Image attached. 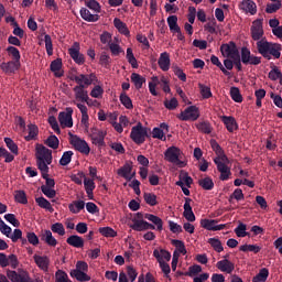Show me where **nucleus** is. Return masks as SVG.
Instances as JSON below:
<instances>
[{"mask_svg":"<svg viewBox=\"0 0 282 282\" xmlns=\"http://www.w3.org/2000/svg\"><path fill=\"white\" fill-rule=\"evenodd\" d=\"M243 65H261V57L251 56L250 50L248 47L241 48V59Z\"/></svg>","mask_w":282,"mask_h":282,"instance_id":"nucleus-13","label":"nucleus"},{"mask_svg":"<svg viewBox=\"0 0 282 282\" xmlns=\"http://www.w3.org/2000/svg\"><path fill=\"white\" fill-rule=\"evenodd\" d=\"M167 25L170 28V31L172 33L176 32L177 30H180V24H177V15H170L167 18Z\"/></svg>","mask_w":282,"mask_h":282,"instance_id":"nucleus-46","label":"nucleus"},{"mask_svg":"<svg viewBox=\"0 0 282 282\" xmlns=\"http://www.w3.org/2000/svg\"><path fill=\"white\" fill-rule=\"evenodd\" d=\"M198 87L200 89L202 98H204L205 100H208V98H213V91H210V87L204 84H198Z\"/></svg>","mask_w":282,"mask_h":282,"instance_id":"nucleus-52","label":"nucleus"},{"mask_svg":"<svg viewBox=\"0 0 282 282\" xmlns=\"http://www.w3.org/2000/svg\"><path fill=\"white\" fill-rule=\"evenodd\" d=\"M192 202V198L185 197L183 217H185L187 221H195V214L193 213V207L191 206Z\"/></svg>","mask_w":282,"mask_h":282,"instance_id":"nucleus-19","label":"nucleus"},{"mask_svg":"<svg viewBox=\"0 0 282 282\" xmlns=\"http://www.w3.org/2000/svg\"><path fill=\"white\" fill-rule=\"evenodd\" d=\"M52 232H56L59 237L65 235V227L61 223H55L51 226Z\"/></svg>","mask_w":282,"mask_h":282,"instance_id":"nucleus-64","label":"nucleus"},{"mask_svg":"<svg viewBox=\"0 0 282 282\" xmlns=\"http://www.w3.org/2000/svg\"><path fill=\"white\" fill-rule=\"evenodd\" d=\"M180 155H182V150L180 148L172 145L166 149L164 152V158L166 162H171V164H175L178 169H184L186 166V162L180 160Z\"/></svg>","mask_w":282,"mask_h":282,"instance_id":"nucleus-1","label":"nucleus"},{"mask_svg":"<svg viewBox=\"0 0 282 282\" xmlns=\"http://www.w3.org/2000/svg\"><path fill=\"white\" fill-rule=\"evenodd\" d=\"M130 78H131V83H133L135 89H142V85H144V83H147V78H144L143 76H141L138 73H132Z\"/></svg>","mask_w":282,"mask_h":282,"instance_id":"nucleus-32","label":"nucleus"},{"mask_svg":"<svg viewBox=\"0 0 282 282\" xmlns=\"http://www.w3.org/2000/svg\"><path fill=\"white\" fill-rule=\"evenodd\" d=\"M66 242L68 246H73V248H84L85 246V240L83 237L73 235L66 239Z\"/></svg>","mask_w":282,"mask_h":282,"instance_id":"nucleus-28","label":"nucleus"},{"mask_svg":"<svg viewBox=\"0 0 282 282\" xmlns=\"http://www.w3.org/2000/svg\"><path fill=\"white\" fill-rule=\"evenodd\" d=\"M281 1H276L275 3H268L265 8L267 14H274V12L281 10Z\"/></svg>","mask_w":282,"mask_h":282,"instance_id":"nucleus-58","label":"nucleus"},{"mask_svg":"<svg viewBox=\"0 0 282 282\" xmlns=\"http://www.w3.org/2000/svg\"><path fill=\"white\" fill-rule=\"evenodd\" d=\"M70 80H75L77 86L84 85V88L87 89L89 85L98 83V77L94 73L89 75L80 74L78 76H70Z\"/></svg>","mask_w":282,"mask_h":282,"instance_id":"nucleus-6","label":"nucleus"},{"mask_svg":"<svg viewBox=\"0 0 282 282\" xmlns=\"http://www.w3.org/2000/svg\"><path fill=\"white\" fill-rule=\"evenodd\" d=\"M196 129L200 131V133H206L207 135L213 133V127L210 126V122L208 121H202L196 124Z\"/></svg>","mask_w":282,"mask_h":282,"instance_id":"nucleus-41","label":"nucleus"},{"mask_svg":"<svg viewBox=\"0 0 282 282\" xmlns=\"http://www.w3.org/2000/svg\"><path fill=\"white\" fill-rule=\"evenodd\" d=\"M272 43L265 41V39L258 40L257 42V50L263 58H267V61H271L272 56H270V47Z\"/></svg>","mask_w":282,"mask_h":282,"instance_id":"nucleus-15","label":"nucleus"},{"mask_svg":"<svg viewBox=\"0 0 282 282\" xmlns=\"http://www.w3.org/2000/svg\"><path fill=\"white\" fill-rule=\"evenodd\" d=\"M4 142L13 155H19V145H17L12 139L4 138Z\"/></svg>","mask_w":282,"mask_h":282,"instance_id":"nucleus-55","label":"nucleus"},{"mask_svg":"<svg viewBox=\"0 0 282 282\" xmlns=\"http://www.w3.org/2000/svg\"><path fill=\"white\" fill-rule=\"evenodd\" d=\"M216 268L220 270V272H226L227 274H232L235 271V263H232L228 259H224L217 262Z\"/></svg>","mask_w":282,"mask_h":282,"instance_id":"nucleus-18","label":"nucleus"},{"mask_svg":"<svg viewBox=\"0 0 282 282\" xmlns=\"http://www.w3.org/2000/svg\"><path fill=\"white\" fill-rule=\"evenodd\" d=\"M7 52L12 56L13 61L21 63V53L19 52V48L14 46H9L7 48Z\"/></svg>","mask_w":282,"mask_h":282,"instance_id":"nucleus-59","label":"nucleus"},{"mask_svg":"<svg viewBox=\"0 0 282 282\" xmlns=\"http://www.w3.org/2000/svg\"><path fill=\"white\" fill-rule=\"evenodd\" d=\"M44 144H46V147H50V149L56 150V149H58L59 141L56 135L52 134L46 139Z\"/></svg>","mask_w":282,"mask_h":282,"instance_id":"nucleus-51","label":"nucleus"},{"mask_svg":"<svg viewBox=\"0 0 282 282\" xmlns=\"http://www.w3.org/2000/svg\"><path fill=\"white\" fill-rule=\"evenodd\" d=\"M210 62L213 63V65H216V67H218L220 69V72H223V74H225V76H230V72H228V69H226V67H224V64H221V62H219V57L212 55Z\"/></svg>","mask_w":282,"mask_h":282,"instance_id":"nucleus-49","label":"nucleus"},{"mask_svg":"<svg viewBox=\"0 0 282 282\" xmlns=\"http://www.w3.org/2000/svg\"><path fill=\"white\" fill-rule=\"evenodd\" d=\"M171 243L172 246H175V248L177 249L176 252H180V254H186V246L184 245V241L172 239Z\"/></svg>","mask_w":282,"mask_h":282,"instance_id":"nucleus-54","label":"nucleus"},{"mask_svg":"<svg viewBox=\"0 0 282 282\" xmlns=\"http://www.w3.org/2000/svg\"><path fill=\"white\" fill-rule=\"evenodd\" d=\"M37 169L41 171L42 177H50V164L46 161H36Z\"/></svg>","mask_w":282,"mask_h":282,"instance_id":"nucleus-38","label":"nucleus"},{"mask_svg":"<svg viewBox=\"0 0 282 282\" xmlns=\"http://www.w3.org/2000/svg\"><path fill=\"white\" fill-rule=\"evenodd\" d=\"M127 61L131 64L133 69H138V59L135 58V55H133V50L131 47L127 48Z\"/></svg>","mask_w":282,"mask_h":282,"instance_id":"nucleus-45","label":"nucleus"},{"mask_svg":"<svg viewBox=\"0 0 282 282\" xmlns=\"http://www.w3.org/2000/svg\"><path fill=\"white\" fill-rule=\"evenodd\" d=\"M72 155H74V152H72V151L64 152L59 160L61 166H67V164H69V162H72Z\"/></svg>","mask_w":282,"mask_h":282,"instance_id":"nucleus-60","label":"nucleus"},{"mask_svg":"<svg viewBox=\"0 0 282 282\" xmlns=\"http://www.w3.org/2000/svg\"><path fill=\"white\" fill-rule=\"evenodd\" d=\"M198 186H200L203 191H213V188H215V183L213 182V178L207 176L198 180Z\"/></svg>","mask_w":282,"mask_h":282,"instance_id":"nucleus-33","label":"nucleus"},{"mask_svg":"<svg viewBox=\"0 0 282 282\" xmlns=\"http://www.w3.org/2000/svg\"><path fill=\"white\" fill-rule=\"evenodd\" d=\"M221 120H223L227 131H229V133H235V131H237V129H239V126L237 124V120L235 119V117L223 116Z\"/></svg>","mask_w":282,"mask_h":282,"instance_id":"nucleus-20","label":"nucleus"},{"mask_svg":"<svg viewBox=\"0 0 282 282\" xmlns=\"http://www.w3.org/2000/svg\"><path fill=\"white\" fill-rule=\"evenodd\" d=\"M132 219H137V221H144V219H148V221H151L152 224H154V226H156V230L162 231L163 230V226H164V221L162 220V218H160L159 216H155L153 214H142V213H137L135 217Z\"/></svg>","mask_w":282,"mask_h":282,"instance_id":"nucleus-4","label":"nucleus"},{"mask_svg":"<svg viewBox=\"0 0 282 282\" xmlns=\"http://www.w3.org/2000/svg\"><path fill=\"white\" fill-rule=\"evenodd\" d=\"M153 257L160 263V268H161L162 272L165 273L166 276H169V274H171V265H169V263H166V262H164V260H162V257L160 256V251L158 249H155L153 251Z\"/></svg>","mask_w":282,"mask_h":282,"instance_id":"nucleus-25","label":"nucleus"},{"mask_svg":"<svg viewBox=\"0 0 282 282\" xmlns=\"http://www.w3.org/2000/svg\"><path fill=\"white\" fill-rule=\"evenodd\" d=\"M89 270V264L85 261H77L76 269L70 271V276L76 279L79 282L91 281V276L86 274Z\"/></svg>","mask_w":282,"mask_h":282,"instance_id":"nucleus-2","label":"nucleus"},{"mask_svg":"<svg viewBox=\"0 0 282 282\" xmlns=\"http://www.w3.org/2000/svg\"><path fill=\"white\" fill-rule=\"evenodd\" d=\"M208 243L216 252H224V246L221 245V240L217 238H209Z\"/></svg>","mask_w":282,"mask_h":282,"instance_id":"nucleus-50","label":"nucleus"},{"mask_svg":"<svg viewBox=\"0 0 282 282\" xmlns=\"http://www.w3.org/2000/svg\"><path fill=\"white\" fill-rule=\"evenodd\" d=\"M55 282H72L63 270H57L55 273Z\"/></svg>","mask_w":282,"mask_h":282,"instance_id":"nucleus-62","label":"nucleus"},{"mask_svg":"<svg viewBox=\"0 0 282 282\" xmlns=\"http://www.w3.org/2000/svg\"><path fill=\"white\" fill-rule=\"evenodd\" d=\"M46 162L47 164H52V150L47 149L43 144L36 145V161L37 162Z\"/></svg>","mask_w":282,"mask_h":282,"instance_id":"nucleus-10","label":"nucleus"},{"mask_svg":"<svg viewBox=\"0 0 282 282\" xmlns=\"http://www.w3.org/2000/svg\"><path fill=\"white\" fill-rule=\"evenodd\" d=\"M70 137V144L74 147L75 151H79V153H85V155H89V152L91 149H89V144L86 143L85 140H82L78 138V135L72 134V132L68 133Z\"/></svg>","mask_w":282,"mask_h":282,"instance_id":"nucleus-5","label":"nucleus"},{"mask_svg":"<svg viewBox=\"0 0 282 282\" xmlns=\"http://www.w3.org/2000/svg\"><path fill=\"white\" fill-rule=\"evenodd\" d=\"M14 200L17 204H28V194H25V191L19 189L14 192Z\"/></svg>","mask_w":282,"mask_h":282,"instance_id":"nucleus-39","label":"nucleus"},{"mask_svg":"<svg viewBox=\"0 0 282 282\" xmlns=\"http://www.w3.org/2000/svg\"><path fill=\"white\" fill-rule=\"evenodd\" d=\"M263 34V19L254 20L251 25V39H253V41H261Z\"/></svg>","mask_w":282,"mask_h":282,"instance_id":"nucleus-11","label":"nucleus"},{"mask_svg":"<svg viewBox=\"0 0 282 282\" xmlns=\"http://www.w3.org/2000/svg\"><path fill=\"white\" fill-rule=\"evenodd\" d=\"M242 10L251 14H257V3L252 0H242L241 3Z\"/></svg>","mask_w":282,"mask_h":282,"instance_id":"nucleus-35","label":"nucleus"},{"mask_svg":"<svg viewBox=\"0 0 282 282\" xmlns=\"http://www.w3.org/2000/svg\"><path fill=\"white\" fill-rule=\"evenodd\" d=\"M133 171V163L126 162L120 169L117 170V175L127 180L128 175H131Z\"/></svg>","mask_w":282,"mask_h":282,"instance_id":"nucleus-29","label":"nucleus"},{"mask_svg":"<svg viewBox=\"0 0 282 282\" xmlns=\"http://www.w3.org/2000/svg\"><path fill=\"white\" fill-rule=\"evenodd\" d=\"M217 224V220H213V219H202L200 220V226L202 228H205V230H215V226Z\"/></svg>","mask_w":282,"mask_h":282,"instance_id":"nucleus-56","label":"nucleus"},{"mask_svg":"<svg viewBox=\"0 0 282 282\" xmlns=\"http://www.w3.org/2000/svg\"><path fill=\"white\" fill-rule=\"evenodd\" d=\"M41 240L45 241L47 243V246H52L53 248H55V246H57V243H58L56 238H54V236H52V231L47 230V229L42 231Z\"/></svg>","mask_w":282,"mask_h":282,"instance_id":"nucleus-27","label":"nucleus"},{"mask_svg":"<svg viewBox=\"0 0 282 282\" xmlns=\"http://www.w3.org/2000/svg\"><path fill=\"white\" fill-rule=\"evenodd\" d=\"M281 44L271 43V46L269 48V56H272L274 58H281Z\"/></svg>","mask_w":282,"mask_h":282,"instance_id":"nucleus-40","label":"nucleus"},{"mask_svg":"<svg viewBox=\"0 0 282 282\" xmlns=\"http://www.w3.org/2000/svg\"><path fill=\"white\" fill-rule=\"evenodd\" d=\"M86 6L89 8V10H93L97 14L100 13L101 7L100 3L96 0H88L86 1Z\"/></svg>","mask_w":282,"mask_h":282,"instance_id":"nucleus-63","label":"nucleus"},{"mask_svg":"<svg viewBox=\"0 0 282 282\" xmlns=\"http://www.w3.org/2000/svg\"><path fill=\"white\" fill-rule=\"evenodd\" d=\"M35 202L40 208H44L45 210H48V213H54V207H52V203L47 200L45 197L41 196L35 198Z\"/></svg>","mask_w":282,"mask_h":282,"instance_id":"nucleus-34","label":"nucleus"},{"mask_svg":"<svg viewBox=\"0 0 282 282\" xmlns=\"http://www.w3.org/2000/svg\"><path fill=\"white\" fill-rule=\"evenodd\" d=\"M247 226L243 223H239L238 227L235 229L237 237H248L250 234L246 231Z\"/></svg>","mask_w":282,"mask_h":282,"instance_id":"nucleus-61","label":"nucleus"},{"mask_svg":"<svg viewBox=\"0 0 282 282\" xmlns=\"http://www.w3.org/2000/svg\"><path fill=\"white\" fill-rule=\"evenodd\" d=\"M220 52L224 58L235 59L239 55V48H237V44L235 42H229V44H221Z\"/></svg>","mask_w":282,"mask_h":282,"instance_id":"nucleus-8","label":"nucleus"},{"mask_svg":"<svg viewBox=\"0 0 282 282\" xmlns=\"http://www.w3.org/2000/svg\"><path fill=\"white\" fill-rule=\"evenodd\" d=\"M240 252H254L259 254L261 252V247L258 245H242L239 247Z\"/></svg>","mask_w":282,"mask_h":282,"instance_id":"nucleus-42","label":"nucleus"},{"mask_svg":"<svg viewBox=\"0 0 282 282\" xmlns=\"http://www.w3.org/2000/svg\"><path fill=\"white\" fill-rule=\"evenodd\" d=\"M73 91L75 93L76 100L79 102H89V93L85 90V85L75 86Z\"/></svg>","mask_w":282,"mask_h":282,"instance_id":"nucleus-16","label":"nucleus"},{"mask_svg":"<svg viewBox=\"0 0 282 282\" xmlns=\"http://www.w3.org/2000/svg\"><path fill=\"white\" fill-rule=\"evenodd\" d=\"M33 259H34L37 268H40V270H44V272H47V270L50 268V258H47L46 256L35 254V256H33Z\"/></svg>","mask_w":282,"mask_h":282,"instance_id":"nucleus-23","label":"nucleus"},{"mask_svg":"<svg viewBox=\"0 0 282 282\" xmlns=\"http://www.w3.org/2000/svg\"><path fill=\"white\" fill-rule=\"evenodd\" d=\"M61 69H63V59L62 58L54 59L51 63V72L54 73L56 78L63 77V72H61Z\"/></svg>","mask_w":282,"mask_h":282,"instance_id":"nucleus-26","label":"nucleus"},{"mask_svg":"<svg viewBox=\"0 0 282 282\" xmlns=\"http://www.w3.org/2000/svg\"><path fill=\"white\" fill-rule=\"evenodd\" d=\"M217 171L220 173L219 180L221 182H226V180H230V175H232V172H230V167L226 165V163H217Z\"/></svg>","mask_w":282,"mask_h":282,"instance_id":"nucleus-22","label":"nucleus"},{"mask_svg":"<svg viewBox=\"0 0 282 282\" xmlns=\"http://www.w3.org/2000/svg\"><path fill=\"white\" fill-rule=\"evenodd\" d=\"M268 276H270V271L267 268H262L259 273L253 276V281L265 282L268 281Z\"/></svg>","mask_w":282,"mask_h":282,"instance_id":"nucleus-48","label":"nucleus"},{"mask_svg":"<svg viewBox=\"0 0 282 282\" xmlns=\"http://www.w3.org/2000/svg\"><path fill=\"white\" fill-rule=\"evenodd\" d=\"M113 25L116 29H118L120 34H123L124 36H131V32L129 31V28H127V23L122 22L120 19L116 18L113 20Z\"/></svg>","mask_w":282,"mask_h":282,"instance_id":"nucleus-30","label":"nucleus"},{"mask_svg":"<svg viewBox=\"0 0 282 282\" xmlns=\"http://www.w3.org/2000/svg\"><path fill=\"white\" fill-rule=\"evenodd\" d=\"M143 199L149 206H158V195L153 193H144Z\"/></svg>","mask_w":282,"mask_h":282,"instance_id":"nucleus-44","label":"nucleus"},{"mask_svg":"<svg viewBox=\"0 0 282 282\" xmlns=\"http://www.w3.org/2000/svg\"><path fill=\"white\" fill-rule=\"evenodd\" d=\"M29 134L24 137L26 142H32V140H36L39 138V127L34 123L28 124Z\"/></svg>","mask_w":282,"mask_h":282,"instance_id":"nucleus-31","label":"nucleus"},{"mask_svg":"<svg viewBox=\"0 0 282 282\" xmlns=\"http://www.w3.org/2000/svg\"><path fill=\"white\" fill-rule=\"evenodd\" d=\"M178 120L184 122L192 120L195 122L199 118V108L197 106H189L180 115H177Z\"/></svg>","mask_w":282,"mask_h":282,"instance_id":"nucleus-7","label":"nucleus"},{"mask_svg":"<svg viewBox=\"0 0 282 282\" xmlns=\"http://www.w3.org/2000/svg\"><path fill=\"white\" fill-rule=\"evenodd\" d=\"M106 135H107V131L99 130L98 128H91L90 130L91 142L97 147H105Z\"/></svg>","mask_w":282,"mask_h":282,"instance_id":"nucleus-14","label":"nucleus"},{"mask_svg":"<svg viewBox=\"0 0 282 282\" xmlns=\"http://www.w3.org/2000/svg\"><path fill=\"white\" fill-rule=\"evenodd\" d=\"M72 113H74V109L72 107L66 108V111L59 112L58 122L62 127H67L68 129L74 127Z\"/></svg>","mask_w":282,"mask_h":282,"instance_id":"nucleus-12","label":"nucleus"},{"mask_svg":"<svg viewBox=\"0 0 282 282\" xmlns=\"http://www.w3.org/2000/svg\"><path fill=\"white\" fill-rule=\"evenodd\" d=\"M149 131L142 126V122H138L137 126L132 127L130 138L135 144H144Z\"/></svg>","mask_w":282,"mask_h":282,"instance_id":"nucleus-3","label":"nucleus"},{"mask_svg":"<svg viewBox=\"0 0 282 282\" xmlns=\"http://www.w3.org/2000/svg\"><path fill=\"white\" fill-rule=\"evenodd\" d=\"M80 17L84 19V21H87L88 23H96V21H99L100 15L98 14H91V11L87 8H82L80 11Z\"/></svg>","mask_w":282,"mask_h":282,"instance_id":"nucleus-24","label":"nucleus"},{"mask_svg":"<svg viewBox=\"0 0 282 282\" xmlns=\"http://www.w3.org/2000/svg\"><path fill=\"white\" fill-rule=\"evenodd\" d=\"M230 97L235 102H243V96H241V91L238 87L230 88Z\"/></svg>","mask_w":282,"mask_h":282,"instance_id":"nucleus-47","label":"nucleus"},{"mask_svg":"<svg viewBox=\"0 0 282 282\" xmlns=\"http://www.w3.org/2000/svg\"><path fill=\"white\" fill-rule=\"evenodd\" d=\"M68 54L77 65H85V55L80 53V43L74 42L73 46L68 48Z\"/></svg>","mask_w":282,"mask_h":282,"instance_id":"nucleus-9","label":"nucleus"},{"mask_svg":"<svg viewBox=\"0 0 282 282\" xmlns=\"http://www.w3.org/2000/svg\"><path fill=\"white\" fill-rule=\"evenodd\" d=\"M159 67L162 72H169L171 69V56L169 53L164 52L159 57Z\"/></svg>","mask_w":282,"mask_h":282,"instance_id":"nucleus-21","label":"nucleus"},{"mask_svg":"<svg viewBox=\"0 0 282 282\" xmlns=\"http://www.w3.org/2000/svg\"><path fill=\"white\" fill-rule=\"evenodd\" d=\"M133 224L129 225V228L132 230H135L137 232H143V230H147V220H138L132 219Z\"/></svg>","mask_w":282,"mask_h":282,"instance_id":"nucleus-36","label":"nucleus"},{"mask_svg":"<svg viewBox=\"0 0 282 282\" xmlns=\"http://www.w3.org/2000/svg\"><path fill=\"white\" fill-rule=\"evenodd\" d=\"M99 232L102 237H118V232L111 227H100Z\"/></svg>","mask_w":282,"mask_h":282,"instance_id":"nucleus-57","label":"nucleus"},{"mask_svg":"<svg viewBox=\"0 0 282 282\" xmlns=\"http://www.w3.org/2000/svg\"><path fill=\"white\" fill-rule=\"evenodd\" d=\"M0 67L4 74H14V72H19V69H21V62L10 61L2 63Z\"/></svg>","mask_w":282,"mask_h":282,"instance_id":"nucleus-17","label":"nucleus"},{"mask_svg":"<svg viewBox=\"0 0 282 282\" xmlns=\"http://www.w3.org/2000/svg\"><path fill=\"white\" fill-rule=\"evenodd\" d=\"M163 105L165 109H169V111H174V109H177L180 106V102L177 101V98L173 97L171 100L166 99Z\"/></svg>","mask_w":282,"mask_h":282,"instance_id":"nucleus-53","label":"nucleus"},{"mask_svg":"<svg viewBox=\"0 0 282 282\" xmlns=\"http://www.w3.org/2000/svg\"><path fill=\"white\" fill-rule=\"evenodd\" d=\"M120 102L126 107V109H133V101L131 100V97L127 95V93L120 94Z\"/></svg>","mask_w":282,"mask_h":282,"instance_id":"nucleus-43","label":"nucleus"},{"mask_svg":"<svg viewBox=\"0 0 282 282\" xmlns=\"http://www.w3.org/2000/svg\"><path fill=\"white\" fill-rule=\"evenodd\" d=\"M85 208V200H75L72 204L68 205V209L74 215L80 213Z\"/></svg>","mask_w":282,"mask_h":282,"instance_id":"nucleus-37","label":"nucleus"}]
</instances>
